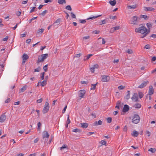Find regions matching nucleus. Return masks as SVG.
I'll use <instances>...</instances> for the list:
<instances>
[{"label":"nucleus","instance_id":"49530a36","mask_svg":"<svg viewBox=\"0 0 156 156\" xmlns=\"http://www.w3.org/2000/svg\"><path fill=\"white\" fill-rule=\"evenodd\" d=\"M109 18L110 19H112L113 20L117 18V16H109Z\"/></svg>","mask_w":156,"mask_h":156},{"label":"nucleus","instance_id":"603ef678","mask_svg":"<svg viewBox=\"0 0 156 156\" xmlns=\"http://www.w3.org/2000/svg\"><path fill=\"white\" fill-rule=\"evenodd\" d=\"M120 27L119 26L115 27H113L114 30L115 31L118 30L120 29Z\"/></svg>","mask_w":156,"mask_h":156},{"label":"nucleus","instance_id":"f257e3e1","mask_svg":"<svg viewBox=\"0 0 156 156\" xmlns=\"http://www.w3.org/2000/svg\"><path fill=\"white\" fill-rule=\"evenodd\" d=\"M135 31L136 32L144 34V36L142 37V38H143L146 36L147 34L149 33L150 31L149 30H147L145 27L142 26L138 28H136L135 29Z\"/></svg>","mask_w":156,"mask_h":156},{"label":"nucleus","instance_id":"f704fd0d","mask_svg":"<svg viewBox=\"0 0 156 156\" xmlns=\"http://www.w3.org/2000/svg\"><path fill=\"white\" fill-rule=\"evenodd\" d=\"M97 83L96 84H92L91 87V90H94L95 88L96 84H97Z\"/></svg>","mask_w":156,"mask_h":156},{"label":"nucleus","instance_id":"a18cd8bd","mask_svg":"<svg viewBox=\"0 0 156 156\" xmlns=\"http://www.w3.org/2000/svg\"><path fill=\"white\" fill-rule=\"evenodd\" d=\"M71 15L73 18H76V16L73 12L71 13Z\"/></svg>","mask_w":156,"mask_h":156},{"label":"nucleus","instance_id":"79ce46f5","mask_svg":"<svg viewBox=\"0 0 156 156\" xmlns=\"http://www.w3.org/2000/svg\"><path fill=\"white\" fill-rule=\"evenodd\" d=\"M81 83L82 84H87L88 83V82L87 81H81Z\"/></svg>","mask_w":156,"mask_h":156},{"label":"nucleus","instance_id":"f8f14e48","mask_svg":"<svg viewBox=\"0 0 156 156\" xmlns=\"http://www.w3.org/2000/svg\"><path fill=\"white\" fill-rule=\"evenodd\" d=\"M6 119V116L4 114H2L0 117V122H3Z\"/></svg>","mask_w":156,"mask_h":156},{"label":"nucleus","instance_id":"ea45409f","mask_svg":"<svg viewBox=\"0 0 156 156\" xmlns=\"http://www.w3.org/2000/svg\"><path fill=\"white\" fill-rule=\"evenodd\" d=\"M70 123V121L69 119V115H68L67 117V125H68Z\"/></svg>","mask_w":156,"mask_h":156},{"label":"nucleus","instance_id":"5701e85b","mask_svg":"<svg viewBox=\"0 0 156 156\" xmlns=\"http://www.w3.org/2000/svg\"><path fill=\"white\" fill-rule=\"evenodd\" d=\"M101 15H98L97 16H93L92 17H90L87 18V20H90V19L93 20L94 19L98 18V17L101 16Z\"/></svg>","mask_w":156,"mask_h":156},{"label":"nucleus","instance_id":"864d4df0","mask_svg":"<svg viewBox=\"0 0 156 156\" xmlns=\"http://www.w3.org/2000/svg\"><path fill=\"white\" fill-rule=\"evenodd\" d=\"M80 23L84 24L86 23V21L85 20H80Z\"/></svg>","mask_w":156,"mask_h":156},{"label":"nucleus","instance_id":"37998d69","mask_svg":"<svg viewBox=\"0 0 156 156\" xmlns=\"http://www.w3.org/2000/svg\"><path fill=\"white\" fill-rule=\"evenodd\" d=\"M67 148V149L68 148L67 147V146L65 144H64L62 146L60 147V150H62L63 149Z\"/></svg>","mask_w":156,"mask_h":156},{"label":"nucleus","instance_id":"4d7b16f0","mask_svg":"<svg viewBox=\"0 0 156 156\" xmlns=\"http://www.w3.org/2000/svg\"><path fill=\"white\" fill-rule=\"evenodd\" d=\"M150 47V46L149 44H147L145 46L144 48L147 49H149Z\"/></svg>","mask_w":156,"mask_h":156},{"label":"nucleus","instance_id":"f3484780","mask_svg":"<svg viewBox=\"0 0 156 156\" xmlns=\"http://www.w3.org/2000/svg\"><path fill=\"white\" fill-rule=\"evenodd\" d=\"M137 7V5L136 4H135L133 5H128L127 6V7L129 9H135Z\"/></svg>","mask_w":156,"mask_h":156},{"label":"nucleus","instance_id":"0e129e2a","mask_svg":"<svg viewBox=\"0 0 156 156\" xmlns=\"http://www.w3.org/2000/svg\"><path fill=\"white\" fill-rule=\"evenodd\" d=\"M42 101V98H40V99H39L37 100V102L38 103H41Z\"/></svg>","mask_w":156,"mask_h":156},{"label":"nucleus","instance_id":"13d9d810","mask_svg":"<svg viewBox=\"0 0 156 156\" xmlns=\"http://www.w3.org/2000/svg\"><path fill=\"white\" fill-rule=\"evenodd\" d=\"M37 18V17H34L32 18V19H31L29 20V23H31L32 20H33L35 19H36Z\"/></svg>","mask_w":156,"mask_h":156},{"label":"nucleus","instance_id":"7c9ffc66","mask_svg":"<svg viewBox=\"0 0 156 156\" xmlns=\"http://www.w3.org/2000/svg\"><path fill=\"white\" fill-rule=\"evenodd\" d=\"M138 94L139 97L140 98H141L143 97L144 94L142 92H139L138 93Z\"/></svg>","mask_w":156,"mask_h":156},{"label":"nucleus","instance_id":"4468645a","mask_svg":"<svg viewBox=\"0 0 156 156\" xmlns=\"http://www.w3.org/2000/svg\"><path fill=\"white\" fill-rule=\"evenodd\" d=\"M138 132L135 130L133 131V133H131V135L134 137L137 136L138 135Z\"/></svg>","mask_w":156,"mask_h":156},{"label":"nucleus","instance_id":"bb28decb","mask_svg":"<svg viewBox=\"0 0 156 156\" xmlns=\"http://www.w3.org/2000/svg\"><path fill=\"white\" fill-rule=\"evenodd\" d=\"M81 131V130L79 129H75L73 130V132H79L80 133Z\"/></svg>","mask_w":156,"mask_h":156},{"label":"nucleus","instance_id":"b1692460","mask_svg":"<svg viewBox=\"0 0 156 156\" xmlns=\"http://www.w3.org/2000/svg\"><path fill=\"white\" fill-rule=\"evenodd\" d=\"M127 94L126 96V98L127 100H128L130 98V92L128 90L127 91Z\"/></svg>","mask_w":156,"mask_h":156},{"label":"nucleus","instance_id":"dca6fc26","mask_svg":"<svg viewBox=\"0 0 156 156\" xmlns=\"http://www.w3.org/2000/svg\"><path fill=\"white\" fill-rule=\"evenodd\" d=\"M102 123V122L101 120H99L98 122L96 121L94 123V126H98L101 125Z\"/></svg>","mask_w":156,"mask_h":156},{"label":"nucleus","instance_id":"c85d7f7f","mask_svg":"<svg viewBox=\"0 0 156 156\" xmlns=\"http://www.w3.org/2000/svg\"><path fill=\"white\" fill-rule=\"evenodd\" d=\"M58 3L60 4H63L66 3L65 0H58Z\"/></svg>","mask_w":156,"mask_h":156},{"label":"nucleus","instance_id":"a19ab883","mask_svg":"<svg viewBox=\"0 0 156 156\" xmlns=\"http://www.w3.org/2000/svg\"><path fill=\"white\" fill-rule=\"evenodd\" d=\"M41 69V68L40 67H38L36 69H34V72H39L40 71Z\"/></svg>","mask_w":156,"mask_h":156},{"label":"nucleus","instance_id":"a211bd4d","mask_svg":"<svg viewBox=\"0 0 156 156\" xmlns=\"http://www.w3.org/2000/svg\"><path fill=\"white\" fill-rule=\"evenodd\" d=\"M42 57L41 55L39 56L38 58V59L37 61V63H39L40 62H43L44 61V60L42 58Z\"/></svg>","mask_w":156,"mask_h":156},{"label":"nucleus","instance_id":"c03bdc74","mask_svg":"<svg viewBox=\"0 0 156 156\" xmlns=\"http://www.w3.org/2000/svg\"><path fill=\"white\" fill-rule=\"evenodd\" d=\"M112 121V118L111 117H108L107 119V122L108 123H110Z\"/></svg>","mask_w":156,"mask_h":156},{"label":"nucleus","instance_id":"5fc2aeb1","mask_svg":"<svg viewBox=\"0 0 156 156\" xmlns=\"http://www.w3.org/2000/svg\"><path fill=\"white\" fill-rule=\"evenodd\" d=\"M90 37V36H87L84 37L83 38V40H86L88 39Z\"/></svg>","mask_w":156,"mask_h":156},{"label":"nucleus","instance_id":"6e6d98bb","mask_svg":"<svg viewBox=\"0 0 156 156\" xmlns=\"http://www.w3.org/2000/svg\"><path fill=\"white\" fill-rule=\"evenodd\" d=\"M27 34V32H25L24 34H21L20 36L21 37H25Z\"/></svg>","mask_w":156,"mask_h":156},{"label":"nucleus","instance_id":"6ab92c4d","mask_svg":"<svg viewBox=\"0 0 156 156\" xmlns=\"http://www.w3.org/2000/svg\"><path fill=\"white\" fill-rule=\"evenodd\" d=\"M116 1L115 0H114L113 1L110 0L109 2V4L112 6H115L116 4Z\"/></svg>","mask_w":156,"mask_h":156},{"label":"nucleus","instance_id":"e433bc0d","mask_svg":"<svg viewBox=\"0 0 156 156\" xmlns=\"http://www.w3.org/2000/svg\"><path fill=\"white\" fill-rule=\"evenodd\" d=\"M147 27L149 29V30H150V29L152 27V25L150 23H147Z\"/></svg>","mask_w":156,"mask_h":156},{"label":"nucleus","instance_id":"ddd939ff","mask_svg":"<svg viewBox=\"0 0 156 156\" xmlns=\"http://www.w3.org/2000/svg\"><path fill=\"white\" fill-rule=\"evenodd\" d=\"M148 82L147 81V82H144L142 83L138 87L140 88H142L146 86L147 83Z\"/></svg>","mask_w":156,"mask_h":156},{"label":"nucleus","instance_id":"bf43d9fd","mask_svg":"<svg viewBox=\"0 0 156 156\" xmlns=\"http://www.w3.org/2000/svg\"><path fill=\"white\" fill-rule=\"evenodd\" d=\"M35 8H36L35 7H33L32 9L30 11V13H32L34 11V10L35 9Z\"/></svg>","mask_w":156,"mask_h":156},{"label":"nucleus","instance_id":"423d86ee","mask_svg":"<svg viewBox=\"0 0 156 156\" xmlns=\"http://www.w3.org/2000/svg\"><path fill=\"white\" fill-rule=\"evenodd\" d=\"M22 58L23 59L22 64H23L27 61V60L28 59L29 56L27 54H24L23 55Z\"/></svg>","mask_w":156,"mask_h":156},{"label":"nucleus","instance_id":"9d476101","mask_svg":"<svg viewBox=\"0 0 156 156\" xmlns=\"http://www.w3.org/2000/svg\"><path fill=\"white\" fill-rule=\"evenodd\" d=\"M154 89L152 86H150L149 87L148 94L149 95H152L154 93Z\"/></svg>","mask_w":156,"mask_h":156},{"label":"nucleus","instance_id":"20e7f679","mask_svg":"<svg viewBox=\"0 0 156 156\" xmlns=\"http://www.w3.org/2000/svg\"><path fill=\"white\" fill-rule=\"evenodd\" d=\"M86 93L85 90H81L78 92L79 96L80 98V99L81 98H83Z\"/></svg>","mask_w":156,"mask_h":156},{"label":"nucleus","instance_id":"774afa93","mask_svg":"<svg viewBox=\"0 0 156 156\" xmlns=\"http://www.w3.org/2000/svg\"><path fill=\"white\" fill-rule=\"evenodd\" d=\"M156 60V57L155 56H154L152 58L151 61H154Z\"/></svg>","mask_w":156,"mask_h":156},{"label":"nucleus","instance_id":"4be33fe9","mask_svg":"<svg viewBox=\"0 0 156 156\" xmlns=\"http://www.w3.org/2000/svg\"><path fill=\"white\" fill-rule=\"evenodd\" d=\"M27 86H23L20 90V93L23 92L26 90V89L27 88Z\"/></svg>","mask_w":156,"mask_h":156},{"label":"nucleus","instance_id":"9b49d317","mask_svg":"<svg viewBox=\"0 0 156 156\" xmlns=\"http://www.w3.org/2000/svg\"><path fill=\"white\" fill-rule=\"evenodd\" d=\"M129 106L128 105H125L124 106L122 112H124L126 113L129 110Z\"/></svg>","mask_w":156,"mask_h":156},{"label":"nucleus","instance_id":"393cba45","mask_svg":"<svg viewBox=\"0 0 156 156\" xmlns=\"http://www.w3.org/2000/svg\"><path fill=\"white\" fill-rule=\"evenodd\" d=\"M93 55L92 54H89L87 56H85L84 59V60H88L90 56H92Z\"/></svg>","mask_w":156,"mask_h":156},{"label":"nucleus","instance_id":"2f4dec72","mask_svg":"<svg viewBox=\"0 0 156 156\" xmlns=\"http://www.w3.org/2000/svg\"><path fill=\"white\" fill-rule=\"evenodd\" d=\"M140 17L143 18L145 20H147L148 19V17L146 15H142L140 16Z\"/></svg>","mask_w":156,"mask_h":156},{"label":"nucleus","instance_id":"473e14b6","mask_svg":"<svg viewBox=\"0 0 156 156\" xmlns=\"http://www.w3.org/2000/svg\"><path fill=\"white\" fill-rule=\"evenodd\" d=\"M46 84H47L46 81L44 80L42 82L41 85L42 86L44 87V86H45V85H46Z\"/></svg>","mask_w":156,"mask_h":156},{"label":"nucleus","instance_id":"052dcab7","mask_svg":"<svg viewBox=\"0 0 156 156\" xmlns=\"http://www.w3.org/2000/svg\"><path fill=\"white\" fill-rule=\"evenodd\" d=\"M92 67H93L94 69H97L98 68L99 66L98 64H95Z\"/></svg>","mask_w":156,"mask_h":156},{"label":"nucleus","instance_id":"a878e982","mask_svg":"<svg viewBox=\"0 0 156 156\" xmlns=\"http://www.w3.org/2000/svg\"><path fill=\"white\" fill-rule=\"evenodd\" d=\"M48 54H42L41 55L42 57V58H43V60H44V59H46L48 56Z\"/></svg>","mask_w":156,"mask_h":156},{"label":"nucleus","instance_id":"aec40b11","mask_svg":"<svg viewBox=\"0 0 156 156\" xmlns=\"http://www.w3.org/2000/svg\"><path fill=\"white\" fill-rule=\"evenodd\" d=\"M144 10L145 11H153L154 10V9L152 7H144Z\"/></svg>","mask_w":156,"mask_h":156},{"label":"nucleus","instance_id":"de8ad7c7","mask_svg":"<svg viewBox=\"0 0 156 156\" xmlns=\"http://www.w3.org/2000/svg\"><path fill=\"white\" fill-rule=\"evenodd\" d=\"M101 143L102 145H106V142L104 140H102L101 141Z\"/></svg>","mask_w":156,"mask_h":156},{"label":"nucleus","instance_id":"7ed1b4c3","mask_svg":"<svg viewBox=\"0 0 156 156\" xmlns=\"http://www.w3.org/2000/svg\"><path fill=\"white\" fill-rule=\"evenodd\" d=\"M140 121V117L139 115L137 114L134 115L133 119L132 122L135 124L138 123Z\"/></svg>","mask_w":156,"mask_h":156},{"label":"nucleus","instance_id":"680f3d73","mask_svg":"<svg viewBox=\"0 0 156 156\" xmlns=\"http://www.w3.org/2000/svg\"><path fill=\"white\" fill-rule=\"evenodd\" d=\"M81 55V54L80 53L76 54L75 55V57H76V58H79V57H80Z\"/></svg>","mask_w":156,"mask_h":156},{"label":"nucleus","instance_id":"0eeeda50","mask_svg":"<svg viewBox=\"0 0 156 156\" xmlns=\"http://www.w3.org/2000/svg\"><path fill=\"white\" fill-rule=\"evenodd\" d=\"M49 136V134H48L47 131L45 130L42 133V137L43 139L45 138H48Z\"/></svg>","mask_w":156,"mask_h":156},{"label":"nucleus","instance_id":"2eb2a0df","mask_svg":"<svg viewBox=\"0 0 156 156\" xmlns=\"http://www.w3.org/2000/svg\"><path fill=\"white\" fill-rule=\"evenodd\" d=\"M81 127L84 128H87L88 126V124L87 123H80Z\"/></svg>","mask_w":156,"mask_h":156},{"label":"nucleus","instance_id":"58836bf2","mask_svg":"<svg viewBox=\"0 0 156 156\" xmlns=\"http://www.w3.org/2000/svg\"><path fill=\"white\" fill-rule=\"evenodd\" d=\"M48 65H45L43 67V69L45 72H47L48 70Z\"/></svg>","mask_w":156,"mask_h":156},{"label":"nucleus","instance_id":"f03ea898","mask_svg":"<svg viewBox=\"0 0 156 156\" xmlns=\"http://www.w3.org/2000/svg\"><path fill=\"white\" fill-rule=\"evenodd\" d=\"M49 104L48 101H46L44 105L43 112L44 114H45L48 112L49 109Z\"/></svg>","mask_w":156,"mask_h":156},{"label":"nucleus","instance_id":"c756f323","mask_svg":"<svg viewBox=\"0 0 156 156\" xmlns=\"http://www.w3.org/2000/svg\"><path fill=\"white\" fill-rule=\"evenodd\" d=\"M48 11L47 10H45L43 11L41 13L40 15L42 16H44V15L48 12Z\"/></svg>","mask_w":156,"mask_h":156},{"label":"nucleus","instance_id":"3c124183","mask_svg":"<svg viewBox=\"0 0 156 156\" xmlns=\"http://www.w3.org/2000/svg\"><path fill=\"white\" fill-rule=\"evenodd\" d=\"M118 106H121V102L119 101H118L116 103V105Z\"/></svg>","mask_w":156,"mask_h":156},{"label":"nucleus","instance_id":"69168bd1","mask_svg":"<svg viewBox=\"0 0 156 156\" xmlns=\"http://www.w3.org/2000/svg\"><path fill=\"white\" fill-rule=\"evenodd\" d=\"M93 33L95 34H98L100 33V31L98 30H94L93 31Z\"/></svg>","mask_w":156,"mask_h":156},{"label":"nucleus","instance_id":"cd10ccee","mask_svg":"<svg viewBox=\"0 0 156 156\" xmlns=\"http://www.w3.org/2000/svg\"><path fill=\"white\" fill-rule=\"evenodd\" d=\"M134 107L136 108H141V105L140 104L137 103L134 105Z\"/></svg>","mask_w":156,"mask_h":156},{"label":"nucleus","instance_id":"412c9836","mask_svg":"<svg viewBox=\"0 0 156 156\" xmlns=\"http://www.w3.org/2000/svg\"><path fill=\"white\" fill-rule=\"evenodd\" d=\"M61 21V19H57L56 21L54 22L53 23V25H55L56 24V25H58L60 23V22Z\"/></svg>","mask_w":156,"mask_h":156},{"label":"nucleus","instance_id":"4c0bfd02","mask_svg":"<svg viewBox=\"0 0 156 156\" xmlns=\"http://www.w3.org/2000/svg\"><path fill=\"white\" fill-rule=\"evenodd\" d=\"M66 9L69 11H71L72 10L71 7L69 5H68L66 6Z\"/></svg>","mask_w":156,"mask_h":156},{"label":"nucleus","instance_id":"8fccbe9b","mask_svg":"<svg viewBox=\"0 0 156 156\" xmlns=\"http://www.w3.org/2000/svg\"><path fill=\"white\" fill-rule=\"evenodd\" d=\"M127 52L128 53V54H132L133 53V51L131 50V49H128L127 50Z\"/></svg>","mask_w":156,"mask_h":156},{"label":"nucleus","instance_id":"09e8293b","mask_svg":"<svg viewBox=\"0 0 156 156\" xmlns=\"http://www.w3.org/2000/svg\"><path fill=\"white\" fill-rule=\"evenodd\" d=\"M41 78L42 80H43L44 78V72H43L41 73Z\"/></svg>","mask_w":156,"mask_h":156},{"label":"nucleus","instance_id":"72a5a7b5","mask_svg":"<svg viewBox=\"0 0 156 156\" xmlns=\"http://www.w3.org/2000/svg\"><path fill=\"white\" fill-rule=\"evenodd\" d=\"M125 88V86H123L122 85L118 87V89L119 90H122L124 89V88Z\"/></svg>","mask_w":156,"mask_h":156},{"label":"nucleus","instance_id":"e2e57ef3","mask_svg":"<svg viewBox=\"0 0 156 156\" xmlns=\"http://www.w3.org/2000/svg\"><path fill=\"white\" fill-rule=\"evenodd\" d=\"M21 14V12L20 11H18L16 12V15L18 16H20Z\"/></svg>","mask_w":156,"mask_h":156},{"label":"nucleus","instance_id":"338daca9","mask_svg":"<svg viewBox=\"0 0 156 156\" xmlns=\"http://www.w3.org/2000/svg\"><path fill=\"white\" fill-rule=\"evenodd\" d=\"M44 29H40L39 30V33H42L43 31H44Z\"/></svg>","mask_w":156,"mask_h":156},{"label":"nucleus","instance_id":"39448f33","mask_svg":"<svg viewBox=\"0 0 156 156\" xmlns=\"http://www.w3.org/2000/svg\"><path fill=\"white\" fill-rule=\"evenodd\" d=\"M138 17L135 16L131 18V24L135 25L137 24V22Z\"/></svg>","mask_w":156,"mask_h":156},{"label":"nucleus","instance_id":"6e6552de","mask_svg":"<svg viewBox=\"0 0 156 156\" xmlns=\"http://www.w3.org/2000/svg\"><path fill=\"white\" fill-rule=\"evenodd\" d=\"M131 99L134 101H138V95L136 93H134L131 98Z\"/></svg>","mask_w":156,"mask_h":156},{"label":"nucleus","instance_id":"1a4fd4ad","mask_svg":"<svg viewBox=\"0 0 156 156\" xmlns=\"http://www.w3.org/2000/svg\"><path fill=\"white\" fill-rule=\"evenodd\" d=\"M110 80V77L108 76L103 75L102 76L101 81L102 82H108Z\"/></svg>","mask_w":156,"mask_h":156},{"label":"nucleus","instance_id":"c9c22d12","mask_svg":"<svg viewBox=\"0 0 156 156\" xmlns=\"http://www.w3.org/2000/svg\"><path fill=\"white\" fill-rule=\"evenodd\" d=\"M148 151L152 153H154L156 149L155 148H151L149 149Z\"/></svg>","mask_w":156,"mask_h":156}]
</instances>
